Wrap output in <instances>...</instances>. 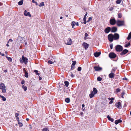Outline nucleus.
<instances>
[{
	"mask_svg": "<svg viewBox=\"0 0 131 131\" xmlns=\"http://www.w3.org/2000/svg\"><path fill=\"white\" fill-rule=\"evenodd\" d=\"M0 89L2 90L3 93H5L6 92V86L4 83H1L0 84Z\"/></svg>",
	"mask_w": 131,
	"mask_h": 131,
	"instance_id": "f257e3e1",
	"label": "nucleus"
},
{
	"mask_svg": "<svg viewBox=\"0 0 131 131\" xmlns=\"http://www.w3.org/2000/svg\"><path fill=\"white\" fill-rule=\"evenodd\" d=\"M19 60L20 62L22 63L24 62L25 64H26L28 62V59L23 56H22V58H20Z\"/></svg>",
	"mask_w": 131,
	"mask_h": 131,
	"instance_id": "f03ea898",
	"label": "nucleus"
},
{
	"mask_svg": "<svg viewBox=\"0 0 131 131\" xmlns=\"http://www.w3.org/2000/svg\"><path fill=\"white\" fill-rule=\"evenodd\" d=\"M97 92V90L96 88H94L93 89V91H92L91 93L89 95V96L90 98L93 97L95 94H96Z\"/></svg>",
	"mask_w": 131,
	"mask_h": 131,
	"instance_id": "7ed1b4c3",
	"label": "nucleus"
},
{
	"mask_svg": "<svg viewBox=\"0 0 131 131\" xmlns=\"http://www.w3.org/2000/svg\"><path fill=\"white\" fill-rule=\"evenodd\" d=\"M115 49L117 51H121L123 50V48L122 46L119 45H117L116 46Z\"/></svg>",
	"mask_w": 131,
	"mask_h": 131,
	"instance_id": "20e7f679",
	"label": "nucleus"
},
{
	"mask_svg": "<svg viewBox=\"0 0 131 131\" xmlns=\"http://www.w3.org/2000/svg\"><path fill=\"white\" fill-rule=\"evenodd\" d=\"M108 37L109 41L111 42L113 41L114 39L113 35L112 34L109 35L108 36Z\"/></svg>",
	"mask_w": 131,
	"mask_h": 131,
	"instance_id": "39448f33",
	"label": "nucleus"
},
{
	"mask_svg": "<svg viewBox=\"0 0 131 131\" xmlns=\"http://www.w3.org/2000/svg\"><path fill=\"white\" fill-rule=\"evenodd\" d=\"M115 70L114 69H112L111 71V73L109 74L108 75L109 77L110 78H114L115 77V75L114 73H113V72H114Z\"/></svg>",
	"mask_w": 131,
	"mask_h": 131,
	"instance_id": "423d86ee",
	"label": "nucleus"
},
{
	"mask_svg": "<svg viewBox=\"0 0 131 131\" xmlns=\"http://www.w3.org/2000/svg\"><path fill=\"white\" fill-rule=\"evenodd\" d=\"M124 24V22L123 21L117 20L116 22V24L117 26H121L123 25Z\"/></svg>",
	"mask_w": 131,
	"mask_h": 131,
	"instance_id": "0eeeda50",
	"label": "nucleus"
},
{
	"mask_svg": "<svg viewBox=\"0 0 131 131\" xmlns=\"http://www.w3.org/2000/svg\"><path fill=\"white\" fill-rule=\"evenodd\" d=\"M116 23V21L114 18L111 19L110 20V23L112 25H115Z\"/></svg>",
	"mask_w": 131,
	"mask_h": 131,
	"instance_id": "6e6552de",
	"label": "nucleus"
},
{
	"mask_svg": "<svg viewBox=\"0 0 131 131\" xmlns=\"http://www.w3.org/2000/svg\"><path fill=\"white\" fill-rule=\"evenodd\" d=\"M114 37V40H118L119 39V35L117 33L115 34L114 35H113Z\"/></svg>",
	"mask_w": 131,
	"mask_h": 131,
	"instance_id": "1a4fd4ad",
	"label": "nucleus"
},
{
	"mask_svg": "<svg viewBox=\"0 0 131 131\" xmlns=\"http://www.w3.org/2000/svg\"><path fill=\"white\" fill-rule=\"evenodd\" d=\"M109 56L110 58H114L116 57V55L113 52L109 54Z\"/></svg>",
	"mask_w": 131,
	"mask_h": 131,
	"instance_id": "9d476101",
	"label": "nucleus"
},
{
	"mask_svg": "<svg viewBox=\"0 0 131 131\" xmlns=\"http://www.w3.org/2000/svg\"><path fill=\"white\" fill-rule=\"evenodd\" d=\"M24 15L26 16H28L29 17H31V15L30 14V13L29 12L27 13V11L26 10H25L24 13Z\"/></svg>",
	"mask_w": 131,
	"mask_h": 131,
	"instance_id": "9b49d317",
	"label": "nucleus"
},
{
	"mask_svg": "<svg viewBox=\"0 0 131 131\" xmlns=\"http://www.w3.org/2000/svg\"><path fill=\"white\" fill-rule=\"evenodd\" d=\"M72 41L71 38H69L67 40V42L66 44L70 45L72 43Z\"/></svg>",
	"mask_w": 131,
	"mask_h": 131,
	"instance_id": "f8f14e48",
	"label": "nucleus"
},
{
	"mask_svg": "<svg viewBox=\"0 0 131 131\" xmlns=\"http://www.w3.org/2000/svg\"><path fill=\"white\" fill-rule=\"evenodd\" d=\"M116 107L118 108H120L121 107V103L119 102H117L115 104Z\"/></svg>",
	"mask_w": 131,
	"mask_h": 131,
	"instance_id": "ddd939ff",
	"label": "nucleus"
},
{
	"mask_svg": "<svg viewBox=\"0 0 131 131\" xmlns=\"http://www.w3.org/2000/svg\"><path fill=\"white\" fill-rule=\"evenodd\" d=\"M128 52V50H127L125 49L120 54L122 55H124Z\"/></svg>",
	"mask_w": 131,
	"mask_h": 131,
	"instance_id": "4468645a",
	"label": "nucleus"
},
{
	"mask_svg": "<svg viewBox=\"0 0 131 131\" xmlns=\"http://www.w3.org/2000/svg\"><path fill=\"white\" fill-rule=\"evenodd\" d=\"M94 69L95 71H99L102 70V68L97 66L94 67Z\"/></svg>",
	"mask_w": 131,
	"mask_h": 131,
	"instance_id": "2eb2a0df",
	"label": "nucleus"
},
{
	"mask_svg": "<svg viewBox=\"0 0 131 131\" xmlns=\"http://www.w3.org/2000/svg\"><path fill=\"white\" fill-rule=\"evenodd\" d=\"M111 28L110 27H108L106 28L105 30V32L107 33H108L111 30Z\"/></svg>",
	"mask_w": 131,
	"mask_h": 131,
	"instance_id": "dca6fc26",
	"label": "nucleus"
},
{
	"mask_svg": "<svg viewBox=\"0 0 131 131\" xmlns=\"http://www.w3.org/2000/svg\"><path fill=\"white\" fill-rule=\"evenodd\" d=\"M83 45L84 46L85 49H86L89 47L88 44L85 42H84L83 44Z\"/></svg>",
	"mask_w": 131,
	"mask_h": 131,
	"instance_id": "f3484780",
	"label": "nucleus"
},
{
	"mask_svg": "<svg viewBox=\"0 0 131 131\" xmlns=\"http://www.w3.org/2000/svg\"><path fill=\"white\" fill-rule=\"evenodd\" d=\"M100 52H96L94 53V55L95 57H98L100 55Z\"/></svg>",
	"mask_w": 131,
	"mask_h": 131,
	"instance_id": "a211bd4d",
	"label": "nucleus"
},
{
	"mask_svg": "<svg viewBox=\"0 0 131 131\" xmlns=\"http://www.w3.org/2000/svg\"><path fill=\"white\" fill-rule=\"evenodd\" d=\"M117 28L116 27H113L112 28L111 32H115L117 31Z\"/></svg>",
	"mask_w": 131,
	"mask_h": 131,
	"instance_id": "6ab92c4d",
	"label": "nucleus"
},
{
	"mask_svg": "<svg viewBox=\"0 0 131 131\" xmlns=\"http://www.w3.org/2000/svg\"><path fill=\"white\" fill-rule=\"evenodd\" d=\"M122 122V120L120 119L117 120L115 121V123L116 125H117L118 124L121 123V122Z\"/></svg>",
	"mask_w": 131,
	"mask_h": 131,
	"instance_id": "aec40b11",
	"label": "nucleus"
},
{
	"mask_svg": "<svg viewBox=\"0 0 131 131\" xmlns=\"http://www.w3.org/2000/svg\"><path fill=\"white\" fill-rule=\"evenodd\" d=\"M107 117L109 120L111 121L112 122L114 121V119L113 118H111L109 115H108Z\"/></svg>",
	"mask_w": 131,
	"mask_h": 131,
	"instance_id": "412c9836",
	"label": "nucleus"
},
{
	"mask_svg": "<svg viewBox=\"0 0 131 131\" xmlns=\"http://www.w3.org/2000/svg\"><path fill=\"white\" fill-rule=\"evenodd\" d=\"M0 97L2 98V100L4 101H5L6 100V99L5 97H4V96L2 95H1L0 94Z\"/></svg>",
	"mask_w": 131,
	"mask_h": 131,
	"instance_id": "4be33fe9",
	"label": "nucleus"
},
{
	"mask_svg": "<svg viewBox=\"0 0 131 131\" xmlns=\"http://www.w3.org/2000/svg\"><path fill=\"white\" fill-rule=\"evenodd\" d=\"M38 5L40 7L42 6H43L45 5L44 2H41L40 3V4H39Z\"/></svg>",
	"mask_w": 131,
	"mask_h": 131,
	"instance_id": "5701e85b",
	"label": "nucleus"
},
{
	"mask_svg": "<svg viewBox=\"0 0 131 131\" xmlns=\"http://www.w3.org/2000/svg\"><path fill=\"white\" fill-rule=\"evenodd\" d=\"M22 88L24 89V91H26L27 89V87L24 85L22 86Z\"/></svg>",
	"mask_w": 131,
	"mask_h": 131,
	"instance_id": "b1692460",
	"label": "nucleus"
},
{
	"mask_svg": "<svg viewBox=\"0 0 131 131\" xmlns=\"http://www.w3.org/2000/svg\"><path fill=\"white\" fill-rule=\"evenodd\" d=\"M70 99L69 98H67L65 100V102L67 103H69L70 102Z\"/></svg>",
	"mask_w": 131,
	"mask_h": 131,
	"instance_id": "393cba45",
	"label": "nucleus"
},
{
	"mask_svg": "<svg viewBox=\"0 0 131 131\" xmlns=\"http://www.w3.org/2000/svg\"><path fill=\"white\" fill-rule=\"evenodd\" d=\"M23 0H21L18 2V4L20 5H21L23 4Z\"/></svg>",
	"mask_w": 131,
	"mask_h": 131,
	"instance_id": "a878e982",
	"label": "nucleus"
},
{
	"mask_svg": "<svg viewBox=\"0 0 131 131\" xmlns=\"http://www.w3.org/2000/svg\"><path fill=\"white\" fill-rule=\"evenodd\" d=\"M6 58L10 62L12 61V59L11 58L8 57L7 56L6 57Z\"/></svg>",
	"mask_w": 131,
	"mask_h": 131,
	"instance_id": "bb28decb",
	"label": "nucleus"
},
{
	"mask_svg": "<svg viewBox=\"0 0 131 131\" xmlns=\"http://www.w3.org/2000/svg\"><path fill=\"white\" fill-rule=\"evenodd\" d=\"M131 38V32L129 34L127 38L128 40H129Z\"/></svg>",
	"mask_w": 131,
	"mask_h": 131,
	"instance_id": "cd10ccee",
	"label": "nucleus"
},
{
	"mask_svg": "<svg viewBox=\"0 0 131 131\" xmlns=\"http://www.w3.org/2000/svg\"><path fill=\"white\" fill-rule=\"evenodd\" d=\"M76 24L75 22V21H73L71 24V25L72 26V27L74 28V27L75 25Z\"/></svg>",
	"mask_w": 131,
	"mask_h": 131,
	"instance_id": "c85d7f7f",
	"label": "nucleus"
},
{
	"mask_svg": "<svg viewBox=\"0 0 131 131\" xmlns=\"http://www.w3.org/2000/svg\"><path fill=\"white\" fill-rule=\"evenodd\" d=\"M25 76L26 78H28V73L26 71H25Z\"/></svg>",
	"mask_w": 131,
	"mask_h": 131,
	"instance_id": "c756f323",
	"label": "nucleus"
},
{
	"mask_svg": "<svg viewBox=\"0 0 131 131\" xmlns=\"http://www.w3.org/2000/svg\"><path fill=\"white\" fill-rule=\"evenodd\" d=\"M64 84L65 85L67 86L68 87L69 84V82L67 81H66L64 82Z\"/></svg>",
	"mask_w": 131,
	"mask_h": 131,
	"instance_id": "7c9ffc66",
	"label": "nucleus"
},
{
	"mask_svg": "<svg viewBox=\"0 0 131 131\" xmlns=\"http://www.w3.org/2000/svg\"><path fill=\"white\" fill-rule=\"evenodd\" d=\"M122 14L121 13H119L118 14V18H121L122 16Z\"/></svg>",
	"mask_w": 131,
	"mask_h": 131,
	"instance_id": "2f4dec72",
	"label": "nucleus"
},
{
	"mask_svg": "<svg viewBox=\"0 0 131 131\" xmlns=\"http://www.w3.org/2000/svg\"><path fill=\"white\" fill-rule=\"evenodd\" d=\"M122 1V0H117L116 1V3L117 4H119L121 3Z\"/></svg>",
	"mask_w": 131,
	"mask_h": 131,
	"instance_id": "473e14b6",
	"label": "nucleus"
},
{
	"mask_svg": "<svg viewBox=\"0 0 131 131\" xmlns=\"http://www.w3.org/2000/svg\"><path fill=\"white\" fill-rule=\"evenodd\" d=\"M84 21V24H86V17H84L83 19Z\"/></svg>",
	"mask_w": 131,
	"mask_h": 131,
	"instance_id": "72a5a7b5",
	"label": "nucleus"
},
{
	"mask_svg": "<svg viewBox=\"0 0 131 131\" xmlns=\"http://www.w3.org/2000/svg\"><path fill=\"white\" fill-rule=\"evenodd\" d=\"M18 124L20 127H22L23 125L22 123L19 121L18 122Z\"/></svg>",
	"mask_w": 131,
	"mask_h": 131,
	"instance_id": "f704fd0d",
	"label": "nucleus"
},
{
	"mask_svg": "<svg viewBox=\"0 0 131 131\" xmlns=\"http://www.w3.org/2000/svg\"><path fill=\"white\" fill-rule=\"evenodd\" d=\"M34 72L36 74L38 75H39L40 74L39 73H38V71L37 70H35L34 71Z\"/></svg>",
	"mask_w": 131,
	"mask_h": 131,
	"instance_id": "c9c22d12",
	"label": "nucleus"
},
{
	"mask_svg": "<svg viewBox=\"0 0 131 131\" xmlns=\"http://www.w3.org/2000/svg\"><path fill=\"white\" fill-rule=\"evenodd\" d=\"M42 131H49V130L47 128H45L42 129Z\"/></svg>",
	"mask_w": 131,
	"mask_h": 131,
	"instance_id": "e433bc0d",
	"label": "nucleus"
},
{
	"mask_svg": "<svg viewBox=\"0 0 131 131\" xmlns=\"http://www.w3.org/2000/svg\"><path fill=\"white\" fill-rule=\"evenodd\" d=\"M102 80V78H101L100 77H98L97 78V80L98 81H101Z\"/></svg>",
	"mask_w": 131,
	"mask_h": 131,
	"instance_id": "4c0bfd02",
	"label": "nucleus"
},
{
	"mask_svg": "<svg viewBox=\"0 0 131 131\" xmlns=\"http://www.w3.org/2000/svg\"><path fill=\"white\" fill-rule=\"evenodd\" d=\"M130 45V43L129 42H128L127 43L125 46V47H127L128 46H129Z\"/></svg>",
	"mask_w": 131,
	"mask_h": 131,
	"instance_id": "58836bf2",
	"label": "nucleus"
},
{
	"mask_svg": "<svg viewBox=\"0 0 131 131\" xmlns=\"http://www.w3.org/2000/svg\"><path fill=\"white\" fill-rule=\"evenodd\" d=\"M92 19V17H89V18L88 20H87V22H89Z\"/></svg>",
	"mask_w": 131,
	"mask_h": 131,
	"instance_id": "ea45409f",
	"label": "nucleus"
},
{
	"mask_svg": "<svg viewBox=\"0 0 131 131\" xmlns=\"http://www.w3.org/2000/svg\"><path fill=\"white\" fill-rule=\"evenodd\" d=\"M75 67V66L74 65H73V64H72V65H71V70H72Z\"/></svg>",
	"mask_w": 131,
	"mask_h": 131,
	"instance_id": "a19ab883",
	"label": "nucleus"
},
{
	"mask_svg": "<svg viewBox=\"0 0 131 131\" xmlns=\"http://www.w3.org/2000/svg\"><path fill=\"white\" fill-rule=\"evenodd\" d=\"M81 70V67H79L78 68V70L79 71H80Z\"/></svg>",
	"mask_w": 131,
	"mask_h": 131,
	"instance_id": "79ce46f5",
	"label": "nucleus"
},
{
	"mask_svg": "<svg viewBox=\"0 0 131 131\" xmlns=\"http://www.w3.org/2000/svg\"><path fill=\"white\" fill-rule=\"evenodd\" d=\"M124 94H125V93L124 92H123L121 94V97H122L123 98H124L123 95Z\"/></svg>",
	"mask_w": 131,
	"mask_h": 131,
	"instance_id": "37998d69",
	"label": "nucleus"
},
{
	"mask_svg": "<svg viewBox=\"0 0 131 131\" xmlns=\"http://www.w3.org/2000/svg\"><path fill=\"white\" fill-rule=\"evenodd\" d=\"M72 62H73V63H72V64H73V65H74L75 66L76 63V61H73Z\"/></svg>",
	"mask_w": 131,
	"mask_h": 131,
	"instance_id": "c03bdc74",
	"label": "nucleus"
},
{
	"mask_svg": "<svg viewBox=\"0 0 131 131\" xmlns=\"http://www.w3.org/2000/svg\"><path fill=\"white\" fill-rule=\"evenodd\" d=\"M120 91V90L119 89H117L116 90V92H118Z\"/></svg>",
	"mask_w": 131,
	"mask_h": 131,
	"instance_id": "a18cd8bd",
	"label": "nucleus"
},
{
	"mask_svg": "<svg viewBox=\"0 0 131 131\" xmlns=\"http://www.w3.org/2000/svg\"><path fill=\"white\" fill-rule=\"evenodd\" d=\"M113 9V8L112 7H110L109 9V10L110 11H112V10Z\"/></svg>",
	"mask_w": 131,
	"mask_h": 131,
	"instance_id": "49530a36",
	"label": "nucleus"
},
{
	"mask_svg": "<svg viewBox=\"0 0 131 131\" xmlns=\"http://www.w3.org/2000/svg\"><path fill=\"white\" fill-rule=\"evenodd\" d=\"M48 62L50 64H52L53 63L52 62L51 60L48 61Z\"/></svg>",
	"mask_w": 131,
	"mask_h": 131,
	"instance_id": "de8ad7c7",
	"label": "nucleus"
},
{
	"mask_svg": "<svg viewBox=\"0 0 131 131\" xmlns=\"http://www.w3.org/2000/svg\"><path fill=\"white\" fill-rule=\"evenodd\" d=\"M113 44L112 43H111L110 45V48L111 49L113 48Z\"/></svg>",
	"mask_w": 131,
	"mask_h": 131,
	"instance_id": "09e8293b",
	"label": "nucleus"
},
{
	"mask_svg": "<svg viewBox=\"0 0 131 131\" xmlns=\"http://www.w3.org/2000/svg\"><path fill=\"white\" fill-rule=\"evenodd\" d=\"M108 99L110 100H111L113 101V100L114 99L113 98H108Z\"/></svg>",
	"mask_w": 131,
	"mask_h": 131,
	"instance_id": "8fccbe9b",
	"label": "nucleus"
},
{
	"mask_svg": "<svg viewBox=\"0 0 131 131\" xmlns=\"http://www.w3.org/2000/svg\"><path fill=\"white\" fill-rule=\"evenodd\" d=\"M88 36V34L87 33H85V37H87Z\"/></svg>",
	"mask_w": 131,
	"mask_h": 131,
	"instance_id": "3c124183",
	"label": "nucleus"
},
{
	"mask_svg": "<svg viewBox=\"0 0 131 131\" xmlns=\"http://www.w3.org/2000/svg\"><path fill=\"white\" fill-rule=\"evenodd\" d=\"M0 54L2 56H4L5 54L4 53H2L1 52H0Z\"/></svg>",
	"mask_w": 131,
	"mask_h": 131,
	"instance_id": "603ef678",
	"label": "nucleus"
},
{
	"mask_svg": "<svg viewBox=\"0 0 131 131\" xmlns=\"http://www.w3.org/2000/svg\"><path fill=\"white\" fill-rule=\"evenodd\" d=\"M25 83V81L24 80L22 81L21 82V83L22 84H24Z\"/></svg>",
	"mask_w": 131,
	"mask_h": 131,
	"instance_id": "864d4df0",
	"label": "nucleus"
},
{
	"mask_svg": "<svg viewBox=\"0 0 131 131\" xmlns=\"http://www.w3.org/2000/svg\"><path fill=\"white\" fill-rule=\"evenodd\" d=\"M18 116V113H16V117H17Z\"/></svg>",
	"mask_w": 131,
	"mask_h": 131,
	"instance_id": "5fc2aeb1",
	"label": "nucleus"
},
{
	"mask_svg": "<svg viewBox=\"0 0 131 131\" xmlns=\"http://www.w3.org/2000/svg\"><path fill=\"white\" fill-rule=\"evenodd\" d=\"M16 118L17 119V121H18H18H19V118L18 117H16Z\"/></svg>",
	"mask_w": 131,
	"mask_h": 131,
	"instance_id": "6e6d98bb",
	"label": "nucleus"
},
{
	"mask_svg": "<svg viewBox=\"0 0 131 131\" xmlns=\"http://www.w3.org/2000/svg\"><path fill=\"white\" fill-rule=\"evenodd\" d=\"M113 103V101L111 100V101L110 102H109V103L110 104H111L112 103Z\"/></svg>",
	"mask_w": 131,
	"mask_h": 131,
	"instance_id": "4d7b16f0",
	"label": "nucleus"
},
{
	"mask_svg": "<svg viewBox=\"0 0 131 131\" xmlns=\"http://www.w3.org/2000/svg\"><path fill=\"white\" fill-rule=\"evenodd\" d=\"M87 14H88V13L87 12H86V14H85V15L84 16L85 17H86V16L87 15Z\"/></svg>",
	"mask_w": 131,
	"mask_h": 131,
	"instance_id": "13d9d810",
	"label": "nucleus"
},
{
	"mask_svg": "<svg viewBox=\"0 0 131 131\" xmlns=\"http://www.w3.org/2000/svg\"><path fill=\"white\" fill-rule=\"evenodd\" d=\"M83 113L82 112H81L80 113V115H81V116H82L83 115Z\"/></svg>",
	"mask_w": 131,
	"mask_h": 131,
	"instance_id": "bf43d9fd",
	"label": "nucleus"
},
{
	"mask_svg": "<svg viewBox=\"0 0 131 131\" xmlns=\"http://www.w3.org/2000/svg\"><path fill=\"white\" fill-rule=\"evenodd\" d=\"M32 2L33 3H35L36 2H35L34 0H32Z\"/></svg>",
	"mask_w": 131,
	"mask_h": 131,
	"instance_id": "052dcab7",
	"label": "nucleus"
},
{
	"mask_svg": "<svg viewBox=\"0 0 131 131\" xmlns=\"http://www.w3.org/2000/svg\"><path fill=\"white\" fill-rule=\"evenodd\" d=\"M85 109V108L84 107H82V110L83 111H84Z\"/></svg>",
	"mask_w": 131,
	"mask_h": 131,
	"instance_id": "680f3d73",
	"label": "nucleus"
},
{
	"mask_svg": "<svg viewBox=\"0 0 131 131\" xmlns=\"http://www.w3.org/2000/svg\"><path fill=\"white\" fill-rule=\"evenodd\" d=\"M9 40L10 42H12L13 41V40L11 39H10Z\"/></svg>",
	"mask_w": 131,
	"mask_h": 131,
	"instance_id": "e2e57ef3",
	"label": "nucleus"
},
{
	"mask_svg": "<svg viewBox=\"0 0 131 131\" xmlns=\"http://www.w3.org/2000/svg\"><path fill=\"white\" fill-rule=\"evenodd\" d=\"M76 24L77 26H79V23L78 22H77Z\"/></svg>",
	"mask_w": 131,
	"mask_h": 131,
	"instance_id": "0e129e2a",
	"label": "nucleus"
},
{
	"mask_svg": "<svg viewBox=\"0 0 131 131\" xmlns=\"http://www.w3.org/2000/svg\"><path fill=\"white\" fill-rule=\"evenodd\" d=\"M39 79L40 80H41L42 79V78L41 77H39Z\"/></svg>",
	"mask_w": 131,
	"mask_h": 131,
	"instance_id": "69168bd1",
	"label": "nucleus"
},
{
	"mask_svg": "<svg viewBox=\"0 0 131 131\" xmlns=\"http://www.w3.org/2000/svg\"><path fill=\"white\" fill-rule=\"evenodd\" d=\"M7 70H5L4 71V72H7Z\"/></svg>",
	"mask_w": 131,
	"mask_h": 131,
	"instance_id": "338daca9",
	"label": "nucleus"
},
{
	"mask_svg": "<svg viewBox=\"0 0 131 131\" xmlns=\"http://www.w3.org/2000/svg\"><path fill=\"white\" fill-rule=\"evenodd\" d=\"M85 106V105L84 104H83L82 105V107H84Z\"/></svg>",
	"mask_w": 131,
	"mask_h": 131,
	"instance_id": "774afa93",
	"label": "nucleus"
}]
</instances>
